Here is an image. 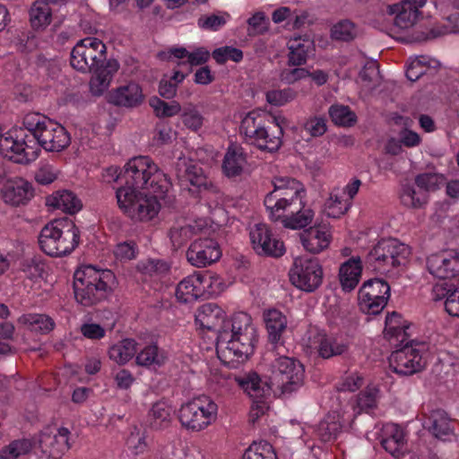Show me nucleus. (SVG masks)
<instances>
[{"instance_id": "nucleus-1", "label": "nucleus", "mask_w": 459, "mask_h": 459, "mask_svg": "<svg viewBox=\"0 0 459 459\" xmlns=\"http://www.w3.org/2000/svg\"><path fill=\"white\" fill-rule=\"evenodd\" d=\"M274 189L264 198V205L272 221H281L284 228L301 230L310 225L315 212L305 208L306 191L302 184L289 178H276Z\"/></svg>"}, {"instance_id": "nucleus-2", "label": "nucleus", "mask_w": 459, "mask_h": 459, "mask_svg": "<svg viewBox=\"0 0 459 459\" xmlns=\"http://www.w3.org/2000/svg\"><path fill=\"white\" fill-rule=\"evenodd\" d=\"M256 331L251 316L238 312L227 318L217 336V353L226 364L243 362L253 353Z\"/></svg>"}, {"instance_id": "nucleus-3", "label": "nucleus", "mask_w": 459, "mask_h": 459, "mask_svg": "<svg viewBox=\"0 0 459 459\" xmlns=\"http://www.w3.org/2000/svg\"><path fill=\"white\" fill-rule=\"evenodd\" d=\"M117 281L112 271L83 265L74 275V291L78 303L92 306L110 294Z\"/></svg>"}, {"instance_id": "nucleus-4", "label": "nucleus", "mask_w": 459, "mask_h": 459, "mask_svg": "<svg viewBox=\"0 0 459 459\" xmlns=\"http://www.w3.org/2000/svg\"><path fill=\"white\" fill-rule=\"evenodd\" d=\"M122 187L136 190H152L154 193L169 194L172 185L167 175L147 156H137L124 166Z\"/></svg>"}, {"instance_id": "nucleus-5", "label": "nucleus", "mask_w": 459, "mask_h": 459, "mask_svg": "<svg viewBox=\"0 0 459 459\" xmlns=\"http://www.w3.org/2000/svg\"><path fill=\"white\" fill-rule=\"evenodd\" d=\"M39 242L41 249L50 256L71 254L80 243V230L68 218L54 220L40 231Z\"/></svg>"}, {"instance_id": "nucleus-6", "label": "nucleus", "mask_w": 459, "mask_h": 459, "mask_svg": "<svg viewBox=\"0 0 459 459\" xmlns=\"http://www.w3.org/2000/svg\"><path fill=\"white\" fill-rule=\"evenodd\" d=\"M168 195L130 187H119L116 192L120 210L132 220L139 221H149L155 218L161 207L160 200Z\"/></svg>"}, {"instance_id": "nucleus-7", "label": "nucleus", "mask_w": 459, "mask_h": 459, "mask_svg": "<svg viewBox=\"0 0 459 459\" xmlns=\"http://www.w3.org/2000/svg\"><path fill=\"white\" fill-rule=\"evenodd\" d=\"M23 126L35 136L39 149L42 147L48 152H60L70 144V135L65 128L42 114H27L23 118Z\"/></svg>"}, {"instance_id": "nucleus-8", "label": "nucleus", "mask_w": 459, "mask_h": 459, "mask_svg": "<svg viewBox=\"0 0 459 459\" xmlns=\"http://www.w3.org/2000/svg\"><path fill=\"white\" fill-rule=\"evenodd\" d=\"M39 153V143L25 126L13 128L0 136V154L15 163H30Z\"/></svg>"}, {"instance_id": "nucleus-9", "label": "nucleus", "mask_w": 459, "mask_h": 459, "mask_svg": "<svg viewBox=\"0 0 459 459\" xmlns=\"http://www.w3.org/2000/svg\"><path fill=\"white\" fill-rule=\"evenodd\" d=\"M218 405L207 395L195 396L183 403L178 411L181 426L189 431L199 432L217 420Z\"/></svg>"}, {"instance_id": "nucleus-10", "label": "nucleus", "mask_w": 459, "mask_h": 459, "mask_svg": "<svg viewBox=\"0 0 459 459\" xmlns=\"http://www.w3.org/2000/svg\"><path fill=\"white\" fill-rule=\"evenodd\" d=\"M271 381L283 395L299 391L305 381V367L297 359L277 357L271 365Z\"/></svg>"}, {"instance_id": "nucleus-11", "label": "nucleus", "mask_w": 459, "mask_h": 459, "mask_svg": "<svg viewBox=\"0 0 459 459\" xmlns=\"http://www.w3.org/2000/svg\"><path fill=\"white\" fill-rule=\"evenodd\" d=\"M107 54V47L101 39L87 37L79 40L73 48L70 64L74 69L89 74L108 60Z\"/></svg>"}, {"instance_id": "nucleus-12", "label": "nucleus", "mask_w": 459, "mask_h": 459, "mask_svg": "<svg viewBox=\"0 0 459 459\" xmlns=\"http://www.w3.org/2000/svg\"><path fill=\"white\" fill-rule=\"evenodd\" d=\"M289 278L297 289L313 292L317 290L324 279V269L318 258L298 256L294 258L289 271Z\"/></svg>"}, {"instance_id": "nucleus-13", "label": "nucleus", "mask_w": 459, "mask_h": 459, "mask_svg": "<svg viewBox=\"0 0 459 459\" xmlns=\"http://www.w3.org/2000/svg\"><path fill=\"white\" fill-rule=\"evenodd\" d=\"M424 343L411 342L394 351L389 358L390 368L397 374L409 376L420 371L425 367Z\"/></svg>"}, {"instance_id": "nucleus-14", "label": "nucleus", "mask_w": 459, "mask_h": 459, "mask_svg": "<svg viewBox=\"0 0 459 459\" xmlns=\"http://www.w3.org/2000/svg\"><path fill=\"white\" fill-rule=\"evenodd\" d=\"M390 287L380 279H371L363 283L359 290V306L366 314L377 315L385 307Z\"/></svg>"}, {"instance_id": "nucleus-15", "label": "nucleus", "mask_w": 459, "mask_h": 459, "mask_svg": "<svg viewBox=\"0 0 459 459\" xmlns=\"http://www.w3.org/2000/svg\"><path fill=\"white\" fill-rule=\"evenodd\" d=\"M249 237L253 249L259 255L281 257L286 252L283 241L265 223H256L251 227Z\"/></svg>"}, {"instance_id": "nucleus-16", "label": "nucleus", "mask_w": 459, "mask_h": 459, "mask_svg": "<svg viewBox=\"0 0 459 459\" xmlns=\"http://www.w3.org/2000/svg\"><path fill=\"white\" fill-rule=\"evenodd\" d=\"M428 272L435 278L452 280L459 277V250L443 249L427 257Z\"/></svg>"}, {"instance_id": "nucleus-17", "label": "nucleus", "mask_w": 459, "mask_h": 459, "mask_svg": "<svg viewBox=\"0 0 459 459\" xmlns=\"http://www.w3.org/2000/svg\"><path fill=\"white\" fill-rule=\"evenodd\" d=\"M427 0H401L388 4L386 13L394 16L393 25L397 31H406L413 28L421 16L420 9Z\"/></svg>"}, {"instance_id": "nucleus-18", "label": "nucleus", "mask_w": 459, "mask_h": 459, "mask_svg": "<svg viewBox=\"0 0 459 459\" xmlns=\"http://www.w3.org/2000/svg\"><path fill=\"white\" fill-rule=\"evenodd\" d=\"M303 344L311 351H316L320 357L329 359L344 353L347 344L334 336L326 334L323 330L311 327L303 338Z\"/></svg>"}, {"instance_id": "nucleus-19", "label": "nucleus", "mask_w": 459, "mask_h": 459, "mask_svg": "<svg viewBox=\"0 0 459 459\" xmlns=\"http://www.w3.org/2000/svg\"><path fill=\"white\" fill-rule=\"evenodd\" d=\"M359 413L353 406H347L341 411H333L329 412L325 419L320 421L316 435L323 442H331L334 440L339 433L347 426H351L355 416Z\"/></svg>"}, {"instance_id": "nucleus-20", "label": "nucleus", "mask_w": 459, "mask_h": 459, "mask_svg": "<svg viewBox=\"0 0 459 459\" xmlns=\"http://www.w3.org/2000/svg\"><path fill=\"white\" fill-rule=\"evenodd\" d=\"M303 248L313 255H318L326 250L333 240V229L330 223L322 220L304 230L299 235Z\"/></svg>"}, {"instance_id": "nucleus-21", "label": "nucleus", "mask_w": 459, "mask_h": 459, "mask_svg": "<svg viewBox=\"0 0 459 459\" xmlns=\"http://www.w3.org/2000/svg\"><path fill=\"white\" fill-rule=\"evenodd\" d=\"M221 256L218 243L212 238H200L195 240L186 251V259L195 267H206Z\"/></svg>"}, {"instance_id": "nucleus-22", "label": "nucleus", "mask_w": 459, "mask_h": 459, "mask_svg": "<svg viewBox=\"0 0 459 459\" xmlns=\"http://www.w3.org/2000/svg\"><path fill=\"white\" fill-rule=\"evenodd\" d=\"M0 196L7 205L22 206L34 197V187L27 179L15 177L5 181L0 190Z\"/></svg>"}, {"instance_id": "nucleus-23", "label": "nucleus", "mask_w": 459, "mask_h": 459, "mask_svg": "<svg viewBox=\"0 0 459 459\" xmlns=\"http://www.w3.org/2000/svg\"><path fill=\"white\" fill-rule=\"evenodd\" d=\"M175 172L178 179L182 183H188L197 191L207 190L212 186L202 168L193 160L185 156L179 157L175 164Z\"/></svg>"}, {"instance_id": "nucleus-24", "label": "nucleus", "mask_w": 459, "mask_h": 459, "mask_svg": "<svg viewBox=\"0 0 459 459\" xmlns=\"http://www.w3.org/2000/svg\"><path fill=\"white\" fill-rule=\"evenodd\" d=\"M273 128L262 126L252 138L251 143L259 149L270 152H276L282 143L283 128L286 119L281 116L273 117Z\"/></svg>"}, {"instance_id": "nucleus-25", "label": "nucleus", "mask_w": 459, "mask_h": 459, "mask_svg": "<svg viewBox=\"0 0 459 459\" xmlns=\"http://www.w3.org/2000/svg\"><path fill=\"white\" fill-rule=\"evenodd\" d=\"M248 169L247 154L238 144H230L224 154L221 171L228 178H240Z\"/></svg>"}, {"instance_id": "nucleus-26", "label": "nucleus", "mask_w": 459, "mask_h": 459, "mask_svg": "<svg viewBox=\"0 0 459 459\" xmlns=\"http://www.w3.org/2000/svg\"><path fill=\"white\" fill-rule=\"evenodd\" d=\"M119 67V63L116 59L110 58L105 64L92 69L89 82L91 93L94 96H101L106 92Z\"/></svg>"}, {"instance_id": "nucleus-27", "label": "nucleus", "mask_w": 459, "mask_h": 459, "mask_svg": "<svg viewBox=\"0 0 459 459\" xmlns=\"http://www.w3.org/2000/svg\"><path fill=\"white\" fill-rule=\"evenodd\" d=\"M144 95L141 86L135 82H129L121 85L108 93V100L109 103L123 107L135 108L143 101Z\"/></svg>"}, {"instance_id": "nucleus-28", "label": "nucleus", "mask_w": 459, "mask_h": 459, "mask_svg": "<svg viewBox=\"0 0 459 459\" xmlns=\"http://www.w3.org/2000/svg\"><path fill=\"white\" fill-rule=\"evenodd\" d=\"M173 407L165 399L153 403L146 416V427L154 431L168 429L173 420Z\"/></svg>"}, {"instance_id": "nucleus-29", "label": "nucleus", "mask_w": 459, "mask_h": 459, "mask_svg": "<svg viewBox=\"0 0 459 459\" xmlns=\"http://www.w3.org/2000/svg\"><path fill=\"white\" fill-rule=\"evenodd\" d=\"M225 312L213 303L202 305L195 313V323L200 327L213 331L219 336L226 321Z\"/></svg>"}, {"instance_id": "nucleus-30", "label": "nucleus", "mask_w": 459, "mask_h": 459, "mask_svg": "<svg viewBox=\"0 0 459 459\" xmlns=\"http://www.w3.org/2000/svg\"><path fill=\"white\" fill-rule=\"evenodd\" d=\"M203 274L195 273L180 281L176 289V298L179 302L190 303L204 295Z\"/></svg>"}, {"instance_id": "nucleus-31", "label": "nucleus", "mask_w": 459, "mask_h": 459, "mask_svg": "<svg viewBox=\"0 0 459 459\" xmlns=\"http://www.w3.org/2000/svg\"><path fill=\"white\" fill-rule=\"evenodd\" d=\"M392 251V238H383L369 252L368 261L375 271L388 273L391 272Z\"/></svg>"}, {"instance_id": "nucleus-32", "label": "nucleus", "mask_w": 459, "mask_h": 459, "mask_svg": "<svg viewBox=\"0 0 459 459\" xmlns=\"http://www.w3.org/2000/svg\"><path fill=\"white\" fill-rule=\"evenodd\" d=\"M362 273V262L359 256H352L340 265L339 281L342 290L350 292L359 282Z\"/></svg>"}, {"instance_id": "nucleus-33", "label": "nucleus", "mask_w": 459, "mask_h": 459, "mask_svg": "<svg viewBox=\"0 0 459 459\" xmlns=\"http://www.w3.org/2000/svg\"><path fill=\"white\" fill-rule=\"evenodd\" d=\"M46 204L51 209L60 210L70 214L78 212L82 207L81 200L75 194L68 190L54 192L47 197Z\"/></svg>"}, {"instance_id": "nucleus-34", "label": "nucleus", "mask_w": 459, "mask_h": 459, "mask_svg": "<svg viewBox=\"0 0 459 459\" xmlns=\"http://www.w3.org/2000/svg\"><path fill=\"white\" fill-rule=\"evenodd\" d=\"M314 42L307 36H295L289 39V63L299 65L306 63L307 57L314 52Z\"/></svg>"}, {"instance_id": "nucleus-35", "label": "nucleus", "mask_w": 459, "mask_h": 459, "mask_svg": "<svg viewBox=\"0 0 459 459\" xmlns=\"http://www.w3.org/2000/svg\"><path fill=\"white\" fill-rule=\"evenodd\" d=\"M236 382L252 401L265 399L270 395V385L262 380L256 373H248L246 376L236 377Z\"/></svg>"}, {"instance_id": "nucleus-36", "label": "nucleus", "mask_w": 459, "mask_h": 459, "mask_svg": "<svg viewBox=\"0 0 459 459\" xmlns=\"http://www.w3.org/2000/svg\"><path fill=\"white\" fill-rule=\"evenodd\" d=\"M351 204L349 199L342 196L341 188H333L325 199L321 212L328 218L339 219L350 210Z\"/></svg>"}, {"instance_id": "nucleus-37", "label": "nucleus", "mask_w": 459, "mask_h": 459, "mask_svg": "<svg viewBox=\"0 0 459 459\" xmlns=\"http://www.w3.org/2000/svg\"><path fill=\"white\" fill-rule=\"evenodd\" d=\"M202 108H204L202 103L195 104L189 102L181 109V122L187 130L193 133H199L207 122V118L200 109Z\"/></svg>"}, {"instance_id": "nucleus-38", "label": "nucleus", "mask_w": 459, "mask_h": 459, "mask_svg": "<svg viewBox=\"0 0 459 459\" xmlns=\"http://www.w3.org/2000/svg\"><path fill=\"white\" fill-rule=\"evenodd\" d=\"M29 22L35 31H44L52 22V11L43 0L35 1L29 10Z\"/></svg>"}, {"instance_id": "nucleus-39", "label": "nucleus", "mask_w": 459, "mask_h": 459, "mask_svg": "<svg viewBox=\"0 0 459 459\" xmlns=\"http://www.w3.org/2000/svg\"><path fill=\"white\" fill-rule=\"evenodd\" d=\"M385 437L382 440L383 447L393 456L400 457L405 447L403 430L396 424H387L385 427Z\"/></svg>"}, {"instance_id": "nucleus-40", "label": "nucleus", "mask_w": 459, "mask_h": 459, "mask_svg": "<svg viewBox=\"0 0 459 459\" xmlns=\"http://www.w3.org/2000/svg\"><path fill=\"white\" fill-rule=\"evenodd\" d=\"M137 342L126 338L111 345L108 350V359L119 366L127 364L136 354Z\"/></svg>"}, {"instance_id": "nucleus-41", "label": "nucleus", "mask_w": 459, "mask_h": 459, "mask_svg": "<svg viewBox=\"0 0 459 459\" xmlns=\"http://www.w3.org/2000/svg\"><path fill=\"white\" fill-rule=\"evenodd\" d=\"M264 320L269 340L277 342L287 328L286 316L278 309H269L264 313Z\"/></svg>"}, {"instance_id": "nucleus-42", "label": "nucleus", "mask_w": 459, "mask_h": 459, "mask_svg": "<svg viewBox=\"0 0 459 459\" xmlns=\"http://www.w3.org/2000/svg\"><path fill=\"white\" fill-rule=\"evenodd\" d=\"M134 357L136 365L145 368L160 367L168 359L165 351L160 350L154 343L148 344L136 351Z\"/></svg>"}, {"instance_id": "nucleus-43", "label": "nucleus", "mask_w": 459, "mask_h": 459, "mask_svg": "<svg viewBox=\"0 0 459 459\" xmlns=\"http://www.w3.org/2000/svg\"><path fill=\"white\" fill-rule=\"evenodd\" d=\"M424 426L437 438H443L451 433L449 418L441 410L432 411Z\"/></svg>"}, {"instance_id": "nucleus-44", "label": "nucleus", "mask_w": 459, "mask_h": 459, "mask_svg": "<svg viewBox=\"0 0 459 459\" xmlns=\"http://www.w3.org/2000/svg\"><path fill=\"white\" fill-rule=\"evenodd\" d=\"M407 322L401 315L393 312L386 316L384 334L390 342L393 340L403 342L406 337Z\"/></svg>"}, {"instance_id": "nucleus-45", "label": "nucleus", "mask_w": 459, "mask_h": 459, "mask_svg": "<svg viewBox=\"0 0 459 459\" xmlns=\"http://www.w3.org/2000/svg\"><path fill=\"white\" fill-rule=\"evenodd\" d=\"M401 203L411 209L423 208L429 200L428 195L413 185H404L400 192Z\"/></svg>"}, {"instance_id": "nucleus-46", "label": "nucleus", "mask_w": 459, "mask_h": 459, "mask_svg": "<svg viewBox=\"0 0 459 459\" xmlns=\"http://www.w3.org/2000/svg\"><path fill=\"white\" fill-rule=\"evenodd\" d=\"M126 446L134 455H143L148 449L147 433L137 426H132L126 439Z\"/></svg>"}, {"instance_id": "nucleus-47", "label": "nucleus", "mask_w": 459, "mask_h": 459, "mask_svg": "<svg viewBox=\"0 0 459 459\" xmlns=\"http://www.w3.org/2000/svg\"><path fill=\"white\" fill-rule=\"evenodd\" d=\"M32 449V443L29 439H16L4 446L0 450V459H18L29 454Z\"/></svg>"}, {"instance_id": "nucleus-48", "label": "nucleus", "mask_w": 459, "mask_h": 459, "mask_svg": "<svg viewBox=\"0 0 459 459\" xmlns=\"http://www.w3.org/2000/svg\"><path fill=\"white\" fill-rule=\"evenodd\" d=\"M20 320L34 332L46 333L54 328L53 320L46 315L28 314L22 316Z\"/></svg>"}, {"instance_id": "nucleus-49", "label": "nucleus", "mask_w": 459, "mask_h": 459, "mask_svg": "<svg viewBox=\"0 0 459 459\" xmlns=\"http://www.w3.org/2000/svg\"><path fill=\"white\" fill-rule=\"evenodd\" d=\"M380 82L378 65L375 62H368L359 74V82L366 91H371Z\"/></svg>"}, {"instance_id": "nucleus-50", "label": "nucleus", "mask_w": 459, "mask_h": 459, "mask_svg": "<svg viewBox=\"0 0 459 459\" xmlns=\"http://www.w3.org/2000/svg\"><path fill=\"white\" fill-rule=\"evenodd\" d=\"M392 244L394 251L391 255V270L404 267L408 264L411 254V247L396 238H392Z\"/></svg>"}, {"instance_id": "nucleus-51", "label": "nucleus", "mask_w": 459, "mask_h": 459, "mask_svg": "<svg viewBox=\"0 0 459 459\" xmlns=\"http://www.w3.org/2000/svg\"><path fill=\"white\" fill-rule=\"evenodd\" d=\"M297 97V92L291 88L273 89L266 91V101L275 107L284 106Z\"/></svg>"}, {"instance_id": "nucleus-52", "label": "nucleus", "mask_w": 459, "mask_h": 459, "mask_svg": "<svg viewBox=\"0 0 459 459\" xmlns=\"http://www.w3.org/2000/svg\"><path fill=\"white\" fill-rule=\"evenodd\" d=\"M329 115L338 126H351L356 122V115L347 106L333 105L329 109Z\"/></svg>"}, {"instance_id": "nucleus-53", "label": "nucleus", "mask_w": 459, "mask_h": 459, "mask_svg": "<svg viewBox=\"0 0 459 459\" xmlns=\"http://www.w3.org/2000/svg\"><path fill=\"white\" fill-rule=\"evenodd\" d=\"M150 105L153 108L157 117H170L181 112L182 107L178 101L169 103L161 100L159 98L150 100Z\"/></svg>"}, {"instance_id": "nucleus-54", "label": "nucleus", "mask_w": 459, "mask_h": 459, "mask_svg": "<svg viewBox=\"0 0 459 459\" xmlns=\"http://www.w3.org/2000/svg\"><path fill=\"white\" fill-rule=\"evenodd\" d=\"M243 459H277L273 446L267 442L252 445L244 454Z\"/></svg>"}, {"instance_id": "nucleus-55", "label": "nucleus", "mask_w": 459, "mask_h": 459, "mask_svg": "<svg viewBox=\"0 0 459 459\" xmlns=\"http://www.w3.org/2000/svg\"><path fill=\"white\" fill-rule=\"evenodd\" d=\"M200 230V225L196 229L194 225H185L173 227L169 232L170 240L175 247H181L190 238L196 234Z\"/></svg>"}, {"instance_id": "nucleus-56", "label": "nucleus", "mask_w": 459, "mask_h": 459, "mask_svg": "<svg viewBox=\"0 0 459 459\" xmlns=\"http://www.w3.org/2000/svg\"><path fill=\"white\" fill-rule=\"evenodd\" d=\"M444 183V178L441 175L434 173H423L415 178V185L427 195L429 192L435 191Z\"/></svg>"}, {"instance_id": "nucleus-57", "label": "nucleus", "mask_w": 459, "mask_h": 459, "mask_svg": "<svg viewBox=\"0 0 459 459\" xmlns=\"http://www.w3.org/2000/svg\"><path fill=\"white\" fill-rule=\"evenodd\" d=\"M137 268L143 274L157 278L167 273L169 270L167 263L152 259L140 262Z\"/></svg>"}, {"instance_id": "nucleus-58", "label": "nucleus", "mask_w": 459, "mask_h": 459, "mask_svg": "<svg viewBox=\"0 0 459 459\" xmlns=\"http://www.w3.org/2000/svg\"><path fill=\"white\" fill-rule=\"evenodd\" d=\"M203 281H204V294L207 293L213 296L221 294L230 285V282L215 273L203 274Z\"/></svg>"}, {"instance_id": "nucleus-59", "label": "nucleus", "mask_w": 459, "mask_h": 459, "mask_svg": "<svg viewBox=\"0 0 459 459\" xmlns=\"http://www.w3.org/2000/svg\"><path fill=\"white\" fill-rule=\"evenodd\" d=\"M22 271L25 276L34 281L44 277L46 273L45 264L39 259H26L22 264Z\"/></svg>"}, {"instance_id": "nucleus-60", "label": "nucleus", "mask_w": 459, "mask_h": 459, "mask_svg": "<svg viewBox=\"0 0 459 459\" xmlns=\"http://www.w3.org/2000/svg\"><path fill=\"white\" fill-rule=\"evenodd\" d=\"M52 453L63 455L67 452L70 447V431L66 428H59L53 437L51 442Z\"/></svg>"}, {"instance_id": "nucleus-61", "label": "nucleus", "mask_w": 459, "mask_h": 459, "mask_svg": "<svg viewBox=\"0 0 459 459\" xmlns=\"http://www.w3.org/2000/svg\"><path fill=\"white\" fill-rule=\"evenodd\" d=\"M212 57L218 64H224L228 60L239 62L243 58V53L237 48L226 46L213 50Z\"/></svg>"}, {"instance_id": "nucleus-62", "label": "nucleus", "mask_w": 459, "mask_h": 459, "mask_svg": "<svg viewBox=\"0 0 459 459\" xmlns=\"http://www.w3.org/2000/svg\"><path fill=\"white\" fill-rule=\"evenodd\" d=\"M247 34L253 37L261 35L268 30V21L263 12L254 13L247 20Z\"/></svg>"}, {"instance_id": "nucleus-63", "label": "nucleus", "mask_w": 459, "mask_h": 459, "mask_svg": "<svg viewBox=\"0 0 459 459\" xmlns=\"http://www.w3.org/2000/svg\"><path fill=\"white\" fill-rule=\"evenodd\" d=\"M379 397V389L377 385H369L359 394L357 405L359 411L370 409L376 406Z\"/></svg>"}, {"instance_id": "nucleus-64", "label": "nucleus", "mask_w": 459, "mask_h": 459, "mask_svg": "<svg viewBox=\"0 0 459 459\" xmlns=\"http://www.w3.org/2000/svg\"><path fill=\"white\" fill-rule=\"evenodd\" d=\"M331 34L335 39L346 41L354 38L356 30L352 22L342 21L333 26Z\"/></svg>"}]
</instances>
